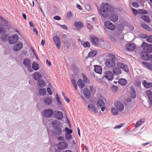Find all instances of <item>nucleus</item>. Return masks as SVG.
Listing matches in <instances>:
<instances>
[{
  "label": "nucleus",
  "instance_id": "25",
  "mask_svg": "<svg viewBox=\"0 0 152 152\" xmlns=\"http://www.w3.org/2000/svg\"><path fill=\"white\" fill-rule=\"evenodd\" d=\"M74 25L77 29H80L83 26V24L81 22H76L74 23Z\"/></svg>",
  "mask_w": 152,
  "mask_h": 152
},
{
  "label": "nucleus",
  "instance_id": "45",
  "mask_svg": "<svg viewBox=\"0 0 152 152\" xmlns=\"http://www.w3.org/2000/svg\"><path fill=\"white\" fill-rule=\"evenodd\" d=\"M8 37L6 34L2 35L1 37V39L3 41L7 40Z\"/></svg>",
  "mask_w": 152,
  "mask_h": 152
},
{
  "label": "nucleus",
  "instance_id": "57",
  "mask_svg": "<svg viewBox=\"0 0 152 152\" xmlns=\"http://www.w3.org/2000/svg\"><path fill=\"white\" fill-rule=\"evenodd\" d=\"M60 25L63 29L65 30H67L68 28L67 26L65 25H61L60 24Z\"/></svg>",
  "mask_w": 152,
  "mask_h": 152
},
{
  "label": "nucleus",
  "instance_id": "33",
  "mask_svg": "<svg viewBox=\"0 0 152 152\" xmlns=\"http://www.w3.org/2000/svg\"><path fill=\"white\" fill-rule=\"evenodd\" d=\"M142 83L146 88H149L152 87V83H147L145 80H144Z\"/></svg>",
  "mask_w": 152,
  "mask_h": 152
},
{
  "label": "nucleus",
  "instance_id": "26",
  "mask_svg": "<svg viewBox=\"0 0 152 152\" xmlns=\"http://www.w3.org/2000/svg\"><path fill=\"white\" fill-rule=\"evenodd\" d=\"M113 72L115 75L120 74L121 73V69L118 68V67H117L116 66L113 69Z\"/></svg>",
  "mask_w": 152,
  "mask_h": 152
},
{
  "label": "nucleus",
  "instance_id": "51",
  "mask_svg": "<svg viewBox=\"0 0 152 152\" xmlns=\"http://www.w3.org/2000/svg\"><path fill=\"white\" fill-rule=\"evenodd\" d=\"M146 41L148 42H152V35H150L147 38Z\"/></svg>",
  "mask_w": 152,
  "mask_h": 152
},
{
  "label": "nucleus",
  "instance_id": "34",
  "mask_svg": "<svg viewBox=\"0 0 152 152\" xmlns=\"http://www.w3.org/2000/svg\"><path fill=\"white\" fill-rule=\"evenodd\" d=\"M118 83L119 84L122 86H124L127 83V80L124 79H120L118 80Z\"/></svg>",
  "mask_w": 152,
  "mask_h": 152
},
{
  "label": "nucleus",
  "instance_id": "28",
  "mask_svg": "<svg viewBox=\"0 0 152 152\" xmlns=\"http://www.w3.org/2000/svg\"><path fill=\"white\" fill-rule=\"evenodd\" d=\"M37 85L39 87H43L45 86V81L43 80H38Z\"/></svg>",
  "mask_w": 152,
  "mask_h": 152
},
{
  "label": "nucleus",
  "instance_id": "40",
  "mask_svg": "<svg viewBox=\"0 0 152 152\" xmlns=\"http://www.w3.org/2000/svg\"><path fill=\"white\" fill-rule=\"evenodd\" d=\"M141 18L145 21L149 23L150 20L149 18L146 15H142L141 17Z\"/></svg>",
  "mask_w": 152,
  "mask_h": 152
},
{
  "label": "nucleus",
  "instance_id": "1",
  "mask_svg": "<svg viewBox=\"0 0 152 152\" xmlns=\"http://www.w3.org/2000/svg\"><path fill=\"white\" fill-rule=\"evenodd\" d=\"M113 7L107 4H104L101 5L100 9H98L100 15L104 18H107L109 15V11Z\"/></svg>",
  "mask_w": 152,
  "mask_h": 152
},
{
  "label": "nucleus",
  "instance_id": "59",
  "mask_svg": "<svg viewBox=\"0 0 152 152\" xmlns=\"http://www.w3.org/2000/svg\"><path fill=\"white\" fill-rule=\"evenodd\" d=\"M47 91L48 93L49 94L51 95L52 94V91L51 89L49 87H48L47 88Z\"/></svg>",
  "mask_w": 152,
  "mask_h": 152
},
{
  "label": "nucleus",
  "instance_id": "64",
  "mask_svg": "<svg viewBox=\"0 0 152 152\" xmlns=\"http://www.w3.org/2000/svg\"><path fill=\"white\" fill-rule=\"evenodd\" d=\"M64 99L67 103H69L70 102V100L68 99L67 97H65L64 98Z\"/></svg>",
  "mask_w": 152,
  "mask_h": 152
},
{
  "label": "nucleus",
  "instance_id": "54",
  "mask_svg": "<svg viewBox=\"0 0 152 152\" xmlns=\"http://www.w3.org/2000/svg\"><path fill=\"white\" fill-rule=\"evenodd\" d=\"M132 5L135 8H137L139 7L138 3L137 2H134L132 3Z\"/></svg>",
  "mask_w": 152,
  "mask_h": 152
},
{
  "label": "nucleus",
  "instance_id": "53",
  "mask_svg": "<svg viewBox=\"0 0 152 152\" xmlns=\"http://www.w3.org/2000/svg\"><path fill=\"white\" fill-rule=\"evenodd\" d=\"M141 25L144 28L146 29H148V30H149L148 29L149 27L146 24L144 23H142L141 24Z\"/></svg>",
  "mask_w": 152,
  "mask_h": 152
},
{
  "label": "nucleus",
  "instance_id": "55",
  "mask_svg": "<svg viewBox=\"0 0 152 152\" xmlns=\"http://www.w3.org/2000/svg\"><path fill=\"white\" fill-rule=\"evenodd\" d=\"M132 10L133 12V13L134 15H136L139 13V10L137 11V10L133 8H132Z\"/></svg>",
  "mask_w": 152,
  "mask_h": 152
},
{
  "label": "nucleus",
  "instance_id": "8",
  "mask_svg": "<svg viewBox=\"0 0 152 152\" xmlns=\"http://www.w3.org/2000/svg\"><path fill=\"white\" fill-rule=\"evenodd\" d=\"M90 41L95 46L97 47L99 44V39L96 37L91 35L90 36Z\"/></svg>",
  "mask_w": 152,
  "mask_h": 152
},
{
  "label": "nucleus",
  "instance_id": "60",
  "mask_svg": "<svg viewBox=\"0 0 152 152\" xmlns=\"http://www.w3.org/2000/svg\"><path fill=\"white\" fill-rule=\"evenodd\" d=\"M140 36L143 39H145V38H147V35L146 34H141Z\"/></svg>",
  "mask_w": 152,
  "mask_h": 152
},
{
  "label": "nucleus",
  "instance_id": "10",
  "mask_svg": "<svg viewBox=\"0 0 152 152\" xmlns=\"http://www.w3.org/2000/svg\"><path fill=\"white\" fill-rule=\"evenodd\" d=\"M23 43L20 42H18L13 45V49L15 51H18L23 48Z\"/></svg>",
  "mask_w": 152,
  "mask_h": 152
},
{
  "label": "nucleus",
  "instance_id": "6",
  "mask_svg": "<svg viewBox=\"0 0 152 152\" xmlns=\"http://www.w3.org/2000/svg\"><path fill=\"white\" fill-rule=\"evenodd\" d=\"M105 27L107 29L113 31L115 29V26L113 23L109 21H106L104 23Z\"/></svg>",
  "mask_w": 152,
  "mask_h": 152
},
{
  "label": "nucleus",
  "instance_id": "15",
  "mask_svg": "<svg viewBox=\"0 0 152 152\" xmlns=\"http://www.w3.org/2000/svg\"><path fill=\"white\" fill-rule=\"evenodd\" d=\"M88 110L91 112L94 113H98L97 108L95 107L94 104H89L88 106Z\"/></svg>",
  "mask_w": 152,
  "mask_h": 152
},
{
  "label": "nucleus",
  "instance_id": "31",
  "mask_svg": "<svg viewBox=\"0 0 152 152\" xmlns=\"http://www.w3.org/2000/svg\"><path fill=\"white\" fill-rule=\"evenodd\" d=\"M97 106L99 107H102V106H104V102L103 100L101 99H98L97 102Z\"/></svg>",
  "mask_w": 152,
  "mask_h": 152
},
{
  "label": "nucleus",
  "instance_id": "23",
  "mask_svg": "<svg viewBox=\"0 0 152 152\" xmlns=\"http://www.w3.org/2000/svg\"><path fill=\"white\" fill-rule=\"evenodd\" d=\"M62 130L60 127L55 129L54 130V134L56 135H61L62 133Z\"/></svg>",
  "mask_w": 152,
  "mask_h": 152
},
{
  "label": "nucleus",
  "instance_id": "37",
  "mask_svg": "<svg viewBox=\"0 0 152 152\" xmlns=\"http://www.w3.org/2000/svg\"><path fill=\"white\" fill-rule=\"evenodd\" d=\"M142 63L148 69L152 71V64L150 63L145 62H143Z\"/></svg>",
  "mask_w": 152,
  "mask_h": 152
},
{
  "label": "nucleus",
  "instance_id": "11",
  "mask_svg": "<svg viewBox=\"0 0 152 152\" xmlns=\"http://www.w3.org/2000/svg\"><path fill=\"white\" fill-rule=\"evenodd\" d=\"M116 66L120 69H122L126 72H128L129 71V69L127 66L123 63L120 62H117Z\"/></svg>",
  "mask_w": 152,
  "mask_h": 152
},
{
  "label": "nucleus",
  "instance_id": "38",
  "mask_svg": "<svg viewBox=\"0 0 152 152\" xmlns=\"http://www.w3.org/2000/svg\"><path fill=\"white\" fill-rule=\"evenodd\" d=\"M81 44L85 48L88 47L89 48L90 46V43L88 41L85 42L84 41H81Z\"/></svg>",
  "mask_w": 152,
  "mask_h": 152
},
{
  "label": "nucleus",
  "instance_id": "32",
  "mask_svg": "<svg viewBox=\"0 0 152 152\" xmlns=\"http://www.w3.org/2000/svg\"><path fill=\"white\" fill-rule=\"evenodd\" d=\"M130 95L133 99H135L136 97V91L133 87H131Z\"/></svg>",
  "mask_w": 152,
  "mask_h": 152
},
{
  "label": "nucleus",
  "instance_id": "7",
  "mask_svg": "<svg viewBox=\"0 0 152 152\" xmlns=\"http://www.w3.org/2000/svg\"><path fill=\"white\" fill-rule=\"evenodd\" d=\"M18 40V36L16 34H15L10 37L8 39V42L10 44H13L17 42Z\"/></svg>",
  "mask_w": 152,
  "mask_h": 152
},
{
  "label": "nucleus",
  "instance_id": "30",
  "mask_svg": "<svg viewBox=\"0 0 152 152\" xmlns=\"http://www.w3.org/2000/svg\"><path fill=\"white\" fill-rule=\"evenodd\" d=\"M77 84L78 86L80 88H83L85 86V84L81 79H79L77 82Z\"/></svg>",
  "mask_w": 152,
  "mask_h": 152
},
{
  "label": "nucleus",
  "instance_id": "24",
  "mask_svg": "<svg viewBox=\"0 0 152 152\" xmlns=\"http://www.w3.org/2000/svg\"><path fill=\"white\" fill-rule=\"evenodd\" d=\"M146 95L148 98L150 103L152 104V92L151 91L147 90L146 91Z\"/></svg>",
  "mask_w": 152,
  "mask_h": 152
},
{
  "label": "nucleus",
  "instance_id": "21",
  "mask_svg": "<svg viewBox=\"0 0 152 152\" xmlns=\"http://www.w3.org/2000/svg\"><path fill=\"white\" fill-rule=\"evenodd\" d=\"M126 49L129 51L133 50L135 48L134 45L132 43H129L126 46Z\"/></svg>",
  "mask_w": 152,
  "mask_h": 152
},
{
  "label": "nucleus",
  "instance_id": "13",
  "mask_svg": "<svg viewBox=\"0 0 152 152\" xmlns=\"http://www.w3.org/2000/svg\"><path fill=\"white\" fill-rule=\"evenodd\" d=\"M113 77V74L110 71H107L104 74V77L109 80H112Z\"/></svg>",
  "mask_w": 152,
  "mask_h": 152
},
{
  "label": "nucleus",
  "instance_id": "35",
  "mask_svg": "<svg viewBox=\"0 0 152 152\" xmlns=\"http://www.w3.org/2000/svg\"><path fill=\"white\" fill-rule=\"evenodd\" d=\"M144 122V120L143 119H141L139 120H138L135 125V128H137L140 126Z\"/></svg>",
  "mask_w": 152,
  "mask_h": 152
},
{
  "label": "nucleus",
  "instance_id": "50",
  "mask_svg": "<svg viewBox=\"0 0 152 152\" xmlns=\"http://www.w3.org/2000/svg\"><path fill=\"white\" fill-rule=\"evenodd\" d=\"M65 137L66 140H69L72 138V136L71 134H65Z\"/></svg>",
  "mask_w": 152,
  "mask_h": 152
},
{
  "label": "nucleus",
  "instance_id": "12",
  "mask_svg": "<svg viewBox=\"0 0 152 152\" xmlns=\"http://www.w3.org/2000/svg\"><path fill=\"white\" fill-rule=\"evenodd\" d=\"M68 144L64 141L61 142H59L57 145L58 148L60 150H64L66 148L68 147Z\"/></svg>",
  "mask_w": 152,
  "mask_h": 152
},
{
  "label": "nucleus",
  "instance_id": "27",
  "mask_svg": "<svg viewBox=\"0 0 152 152\" xmlns=\"http://www.w3.org/2000/svg\"><path fill=\"white\" fill-rule=\"evenodd\" d=\"M94 71L97 73L100 74L102 72L101 67L100 66L94 65Z\"/></svg>",
  "mask_w": 152,
  "mask_h": 152
},
{
  "label": "nucleus",
  "instance_id": "14",
  "mask_svg": "<svg viewBox=\"0 0 152 152\" xmlns=\"http://www.w3.org/2000/svg\"><path fill=\"white\" fill-rule=\"evenodd\" d=\"M53 39L57 48L58 49H59L60 48L61 43L59 37L57 36H55L53 37Z\"/></svg>",
  "mask_w": 152,
  "mask_h": 152
},
{
  "label": "nucleus",
  "instance_id": "58",
  "mask_svg": "<svg viewBox=\"0 0 152 152\" xmlns=\"http://www.w3.org/2000/svg\"><path fill=\"white\" fill-rule=\"evenodd\" d=\"M123 126V124H121L118 125H116L114 128L115 129H119L121 127Z\"/></svg>",
  "mask_w": 152,
  "mask_h": 152
},
{
  "label": "nucleus",
  "instance_id": "16",
  "mask_svg": "<svg viewBox=\"0 0 152 152\" xmlns=\"http://www.w3.org/2000/svg\"><path fill=\"white\" fill-rule=\"evenodd\" d=\"M33 78L36 80H39L42 78V75L38 72H36L33 74Z\"/></svg>",
  "mask_w": 152,
  "mask_h": 152
},
{
  "label": "nucleus",
  "instance_id": "42",
  "mask_svg": "<svg viewBox=\"0 0 152 152\" xmlns=\"http://www.w3.org/2000/svg\"><path fill=\"white\" fill-rule=\"evenodd\" d=\"M56 98L57 100V102L58 103V105H62V102L61 101H60V98L58 96V94H56Z\"/></svg>",
  "mask_w": 152,
  "mask_h": 152
},
{
  "label": "nucleus",
  "instance_id": "20",
  "mask_svg": "<svg viewBox=\"0 0 152 152\" xmlns=\"http://www.w3.org/2000/svg\"><path fill=\"white\" fill-rule=\"evenodd\" d=\"M52 125L55 129L62 126L60 121L56 120L53 121L52 123Z\"/></svg>",
  "mask_w": 152,
  "mask_h": 152
},
{
  "label": "nucleus",
  "instance_id": "63",
  "mask_svg": "<svg viewBox=\"0 0 152 152\" xmlns=\"http://www.w3.org/2000/svg\"><path fill=\"white\" fill-rule=\"evenodd\" d=\"M94 87L92 86H91L89 87L90 91L91 92H92L94 91Z\"/></svg>",
  "mask_w": 152,
  "mask_h": 152
},
{
  "label": "nucleus",
  "instance_id": "52",
  "mask_svg": "<svg viewBox=\"0 0 152 152\" xmlns=\"http://www.w3.org/2000/svg\"><path fill=\"white\" fill-rule=\"evenodd\" d=\"M111 89L112 91L114 92H116L118 90L117 87L115 86H112L111 87Z\"/></svg>",
  "mask_w": 152,
  "mask_h": 152
},
{
  "label": "nucleus",
  "instance_id": "3",
  "mask_svg": "<svg viewBox=\"0 0 152 152\" xmlns=\"http://www.w3.org/2000/svg\"><path fill=\"white\" fill-rule=\"evenodd\" d=\"M114 10V9L113 8L109 11L110 14L109 15V18L111 21L113 22L117 21L118 19V16Z\"/></svg>",
  "mask_w": 152,
  "mask_h": 152
},
{
  "label": "nucleus",
  "instance_id": "41",
  "mask_svg": "<svg viewBox=\"0 0 152 152\" xmlns=\"http://www.w3.org/2000/svg\"><path fill=\"white\" fill-rule=\"evenodd\" d=\"M81 75L83 77V79L85 82L87 83H90L89 80L86 77L85 74L82 73Z\"/></svg>",
  "mask_w": 152,
  "mask_h": 152
},
{
  "label": "nucleus",
  "instance_id": "9",
  "mask_svg": "<svg viewBox=\"0 0 152 152\" xmlns=\"http://www.w3.org/2000/svg\"><path fill=\"white\" fill-rule=\"evenodd\" d=\"M53 110L51 109H48L44 110L43 113V116L47 118H50L53 115Z\"/></svg>",
  "mask_w": 152,
  "mask_h": 152
},
{
  "label": "nucleus",
  "instance_id": "44",
  "mask_svg": "<svg viewBox=\"0 0 152 152\" xmlns=\"http://www.w3.org/2000/svg\"><path fill=\"white\" fill-rule=\"evenodd\" d=\"M111 111L114 115H116L118 114V110L115 107H113L111 109Z\"/></svg>",
  "mask_w": 152,
  "mask_h": 152
},
{
  "label": "nucleus",
  "instance_id": "43",
  "mask_svg": "<svg viewBox=\"0 0 152 152\" xmlns=\"http://www.w3.org/2000/svg\"><path fill=\"white\" fill-rule=\"evenodd\" d=\"M71 82L75 90H77V86L75 80L74 79H72L71 80Z\"/></svg>",
  "mask_w": 152,
  "mask_h": 152
},
{
  "label": "nucleus",
  "instance_id": "5",
  "mask_svg": "<svg viewBox=\"0 0 152 152\" xmlns=\"http://www.w3.org/2000/svg\"><path fill=\"white\" fill-rule=\"evenodd\" d=\"M23 64L27 68L28 72H33L31 67V64L30 60L28 59H24L23 61Z\"/></svg>",
  "mask_w": 152,
  "mask_h": 152
},
{
  "label": "nucleus",
  "instance_id": "2",
  "mask_svg": "<svg viewBox=\"0 0 152 152\" xmlns=\"http://www.w3.org/2000/svg\"><path fill=\"white\" fill-rule=\"evenodd\" d=\"M107 57L108 59L105 61V64L108 68H113L115 66V57L113 55L110 53L108 54Z\"/></svg>",
  "mask_w": 152,
  "mask_h": 152
},
{
  "label": "nucleus",
  "instance_id": "17",
  "mask_svg": "<svg viewBox=\"0 0 152 152\" xmlns=\"http://www.w3.org/2000/svg\"><path fill=\"white\" fill-rule=\"evenodd\" d=\"M55 117L57 119L61 120L63 118V113L60 111H55Z\"/></svg>",
  "mask_w": 152,
  "mask_h": 152
},
{
  "label": "nucleus",
  "instance_id": "61",
  "mask_svg": "<svg viewBox=\"0 0 152 152\" xmlns=\"http://www.w3.org/2000/svg\"><path fill=\"white\" fill-rule=\"evenodd\" d=\"M54 19L56 20H60L61 19V18L59 16H56L54 17Z\"/></svg>",
  "mask_w": 152,
  "mask_h": 152
},
{
  "label": "nucleus",
  "instance_id": "48",
  "mask_svg": "<svg viewBox=\"0 0 152 152\" xmlns=\"http://www.w3.org/2000/svg\"><path fill=\"white\" fill-rule=\"evenodd\" d=\"M73 17L72 15L70 12H68L66 16V18L67 19H69Z\"/></svg>",
  "mask_w": 152,
  "mask_h": 152
},
{
  "label": "nucleus",
  "instance_id": "18",
  "mask_svg": "<svg viewBox=\"0 0 152 152\" xmlns=\"http://www.w3.org/2000/svg\"><path fill=\"white\" fill-rule=\"evenodd\" d=\"M115 106L117 109L120 111L123 110L124 108L123 104L120 102H118L115 104Z\"/></svg>",
  "mask_w": 152,
  "mask_h": 152
},
{
  "label": "nucleus",
  "instance_id": "39",
  "mask_svg": "<svg viewBox=\"0 0 152 152\" xmlns=\"http://www.w3.org/2000/svg\"><path fill=\"white\" fill-rule=\"evenodd\" d=\"M97 53L96 51L95 50H92L91 51L88 53L89 57H92L95 56Z\"/></svg>",
  "mask_w": 152,
  "mask_h": 152
},
{
  "label": "nucleus",
  "instance_id": "49",
  "mask_svg": "<svg viewBox=\"0 0 152 152\" xmlns=\"http://www.w3.org/2000/svg\"><path fill=\"white\" fill-rule=\"evenodd\" d=\"M139 13L142 14H147L148 12L145 10L142 9L139 10Z\"/></svg>",
  "mask_w": 152,
  "mask_h": 152
},
{
  "label": "nucleus",
  "instance_id": "22",
  "mask_svg": "<svg viewBox=\"0 0 152 152\" xmlns=\"http://www.w3.org/2000/svg\"><path fill=\"white\" fill-rule=\"evenodd\" d=\"M83 94L84 96L87 98H89L91 95L90 91L87 88L84 89Z\"/></svg>",
  "mask_w": 152,
  "mask_h": 152
},
{
  "label": "nucleus",
  "instance_id": "46",
  "mask_svg": "<svg viewBox=\"0 0 152 152\" xmlns=\"http://www.w3.org/2000/svg\"><path fill=\"white\" fill-rule=\"evenodd\" d=\"M65 131L66 132V134H71L72 132V130L67 127H66L65 128Z\"/></svg>",
  "mask_w": 152,
  "mask_h": 152
},
{
  "label": "nucleus",
  "instance_id": "4",
  "mask_svg": "<svg viewBox=\"0 0 152 152\" xmlns=\"http://www.w3.org/2000/svg\"><path fill=\"white\" fill-rule=\"evenodd\" d=\"M143 51L146 53H150L152 52L151 45L143 42L141 45Z\"/></svg>",
  "mask_w": 152,
  "mask_h": 152
},
{
  "label": "nucleus",
  "instance_id": "62",
  "mask_svg": "<svg viewBox=\"0 0 152 152\" xmlns=\"http://www.w3.org/2000/svg\"><path fill=\"white\" fill-rule=\"evenodd\" d=\"M58 141L64 140V138L63 137L60 136L58 137Z\"/></svg>",
  "mask_w": 152,
  "mask_h": 152
},
{
  "label": "nucleus",
  "instance_id": "47",
  "mask_svg": "<svg viewBox=\"0 0 152 152\" xmlns=\"http://www.w3.org/2000/svg\"><path fill=\"white\" fill-rule=\"evenodd\" d=\"M6 29L4 27H0V34H3L6 32Z\"/></svg>",
  "mask_w": 152,
  "mask_h": 152
},
{
  "label": "nucleus",
  "instance_id": "19",
  "mask_svg": "<svg viewBox=\"0 0 152 152\" xmlns=\"http://www.w3.org/2000/svg\"><path fill=\"white\" fill-rule=\"evenodd\" d=\"M43 102L47 105H50L52 103V100L49 97H44L43 99Z\"/></svg>",
  "mask_w": 152,
  "mask_h": 152
},
{
  "label": "nucleus",
  "instance_id": "56",
  "mask_svg": "<svg viewBox=\"0 0 152 152\" xmlns=\"http://www.w3.org/2000/svg\"><path fill=\"white\" fill-rule=\"evenodd\" d=\"M123 29V27L122 26H119L117 27V30L118 31H122Z\"/></svg>",
  "mask_w": 152,
  "mask_h": 152
},
{
  "label": "nucleus",
  "instance_id": "36",
  "mask_svg": "<svg viewBox=\"0 0 152 152\" xmlns=\"http://www.w3.org/2000/svg\"><path fill=\"white\" fill-rule=\"evenodd\" d=\"M38 93L41 96H44L46 94V90L45 88L41 89L39 91Z\"/></svg>",
  "mask_w": 152,
  "mask_h": 152
},
{
  "label": "nucleus",
  "instance_id": "29",
  "mask_svg": "<svg viewBox=\"0 0 152 152\" xmlns=\"http://www.w3.org/2000/svg\"><path fill=\"white\" fill-rule=\"evenodd\" d=\"M32 69L34 71H37L39 68V66L37 63L36 62H34L32 64Z\"/></svg>",
  "mask_w": 152,
  "mask_h": 152
}]
</instances>
